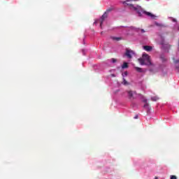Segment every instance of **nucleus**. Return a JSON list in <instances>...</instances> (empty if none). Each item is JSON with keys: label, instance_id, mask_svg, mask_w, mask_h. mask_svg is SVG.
Masks as SVG:
<instances>
[{"label": "nucleus", "instance_id": "13", "mask_svg": "<svg viewBox=\"0 0 179 179\" xmlns=\"http://www.w3.org/2000/svg\"><path fill=\"white\" fill-rule=\"evenodd\" d=\"M151 100H152V101H157V100H159V97H157V96H152L151 98Z\"/></svg>", "mask_w": 179, "mask_h": 179}, {"label": "nucleus", "instance_id": "23", "mask_svg": "<svg viewBox=\"0 0 179 179\" xmlns=\"http://www.w3.org/2000/svg\"><path fill=\"white\" fill-rule=\"evenodd\" d=\"M169 48H171L172 46H171V45H169Z\"/></svg>", "mask_w": 179, "mask_h": 179}, {"label": "nucleus", "instance_id": "12", "mask_svg": "<svg viewBox=\"0 0 179 179\" xmlns=\"http://www.w3.org/2000/svg\"><path fill=\"white\" fill-rule=\"evenodd\" d=\"M122 68V69H125L126 68H128V63L127 62L123 63Z\"/></svg>", "mask_w": 179, "mask_h": 179}, {"label": "nucleus", "instance_id": "21", "mask_svg": "<svg viewBox=\"0 0 179 179\" xmlns=\"http://www.w3.org/2000/svg\"><path fill=\"white\" fill-rule=\"evenodd\" d=\"M155 179H159V178L157 176H155Z\"/></svg>", "mask_w": 179, "mask_h": 179}, {"label": "nucleus", "instance_id": "5", "mask_svg": "<svg viewBox=\"0 0 179 179\" xmlns=\"http://www.w3.org/2000/svg\"><path fill=\"white\" fill-rule=\"evenodd\" d=\"M125 55H126V57H127V58L131 59V58H132L133 55H135V52L131 50L127 49L126 52H125Z\"/></svg>", "mask_w": 179, "mask_h": 179}, {"label": "nucleus", "instance_id": "11", "mask_svg": "<svg viewBox=\"0 0 179 179\" xmlns=\"http://www.w3.org/2000/svg\"><path fill=\"white\" fill-rule=\"evenodd\" d=\"M112 40H115L116 41H120V40H122L121 37H112Z\"/></svg>", "mask_w": 179, "mask_h": 179}, {"label": "nucleus", "instance_id": "7", "mask_svg": "<svg viewBox=\"0 0 179 179\" xmlns=\"http://www.w3.org/2000/svg\"><path fill=\"white\" fill-rule=\"evenodd\" d=\"M143 50L150 52V51H152V50H153V48H152V46H149V45H144Z\"/></svg>", "mask_w": 179, "mask_h": 179}, {"label": "nucleus", "instance_id": "2", "mask_svg": "<svg viewBox=\"0 0 179 179\" xmlns=\"http://www.w3.org/2000/svg\"><path fill=\"white\" fill-rule=\"evenodd\" d=\"M134 1L135 0H127L126 1L123 2V5H124V6H129V8H133V9L137 11V13H138V16H142V13H141V12L138 10V8H141V6L138 5L135 6V4L132 3L134 2Z\"/></svg>", "mask_w": 179, "mask_h": 179}, {"label": "nucleus", "instance_id": "9", "mask_svg": "<svg viewBox=\"0 0 179 179\" xmlns=\"http://www.w3.org/2000/svg\"><path fill=\"white\" fill-rule=\"evenodd\" d=\"M134 69H136V71L137 72H139L140 73H142V72H143V71L142 70L141 68L134 66Z\"/></svg>", "mask_w": 179, "mask_h": 179}, {"label": "nucleus", "instance_id": "24", "mask_svg": "<svg viewBox=\"0 0 179 179\" xmlns=\"http://www.w3.org/2000/svg\"><path fill=\"white\" fill-rule=\"evenodd\" d=\"M178 30H179V27H178Z\"/></svg>", "mask_w": 179, "mask_h": 179}, {"label": "nucleus", "instance_id": "16", "mask_svg": "<svg viewBox=\"0 0 179 179\" xmlns=\"http://www.w3.org/2000/svg\"><path fill=\"white\" fill-rule=\"evenodd\" d=\"M171 179H177V176L172 175L171 176Z\"/></svg>", "mask_w": 179, "mask_h": 179}, {"label": "nucleus", "instance_id": "1", "mask_svg": "<svg viewBox=\"0 0 179 179\" xmlns=\"http://www.w3.org/2000/svg\"><path fill=\"white\" fill-rule=\"evenodd\" d=\"M138 61L141 65H147L148 66L153 65L150 61V56L146 53L143 54L142 58L138 59Z\"/></svg>", "mask_w": 179, "mask_h": 179}, {"label": "nucleus", "instance_id": "3", "mask_svg": "<svg viewBox=\"0 0 179 179\" xmlns=\"http://www.w3.org/2000/svg\"><path fill=\"white\" fill-rule=\"evenodd\" d=\"M112 10H114V7H110V8H108L105 11V13L103 14V15L101 17V19H100V27H101V29L103 26V23L104 20H106V19H107V17H108V13L112 12Z\"/></svg>", "mask_w": 179, "mask_h": 179}, {"label": "nucleus", "instance_id": "17", "mask_svg": "<svg viewBox=\"0 0 179 179\" xmlns=\"http://www.w3.org/2000/svg\"><path fill=\"white\" fill-rule=\"evenodd\" d=\"M111 61H112V62H113V64L115 63V62H117V59H114V58L111 59Z\"/></svg>", "mask_w": 179, "mask_h": 179}, {"label": "nucleus", "instance_id": "10", "mask_svg": "<svg viewBox=\"0 0 179 179\" xmlns=\"http://www.w3.org/2000/svg\"><path fill=\"white\" fill-rule=\"evenodd\" d=\"M155 25H157L158 27H166V25L160 24L159 22H155Z\"/></svg>", "mask_w": 179, "mask_h": 179}, {"label": "nucleus", "instance_id": "22", "mask_svg": "<svg viewBox=\"0 0 179 179\" xmlns=\"http://www.w3.org/2000/svg\"><path fill=\"white\" fill-rule=\"evenodd\" d=\"M134 118H136V119L138 118V115H136Z\"/></svg>", "mask_w": 179, "mask_h": 179}, {"label": "nucleus", "instance_id": "6", "mask_svg": "<svg viewBox=\"0 0 179 179\" xmlns=\"http://www.w3.org/2000/svg\"><path fill=\"white\" fill-rule=\"evenodd\" d=\"M143 13H144L145 15H147V16H150V17H152V19H155V17H156V16H155V15L152 14V13H149L148 11H143Z\"/></svg>", "mask_w": 179, "mask_h": 179}, {"label": "nucleus", "instance_id": "19", "mask_svg": "<svg viewBox=\"0 0 179 179\" xmlns=\"http://www.w3.org/2000/svg\"><path fill=\"white\" fill-rule=\"evenodd\" d=\"M112 78H115V74H111Z\"/></svg>", "mask_w": 179, "mask_h": 179}, {"label": "nucleus", "instance_id": "20", "mask_svg": "<svg viewBox=\"0 0 179 179\" xmlns=\"http://www.w3.org/2000/svg\"><path fill=\"white\" fill-rule=\"evenodd\" d=\"M141 33H145V30L144 29H141Z\"/></svg>", "mask_w": 179, "mask_h": 179}, {"label": "nucleus", "instance_id": "14", "mask_svg": "<svg viewBox=\"0 0 179 179\" xmlns=\"http://www.w3.org/2000/svg\"><path fill=\"white\" fill-rule=\"evenodd\" d=\"M143 108H147L148 110H149L150 106H149V104H148V102H146V103L144 104Z\"/></svg>", "mask_w": 179, "mask_h": 179}, {"label": "nucleus", "instance_id": "4", "mask_svg": "<svg viewBox=\"0 0 179 179\" xmlns=\"http://www.w3.org/2000/svg\"><path fill=\"white\" fill-rule=\"evenodd\" d=\"M127 94L130 100H134V99H136V96H138V94H136V92L132 91V90L127 91Z\"/></svg>", "mask_w": 179, "mask_h": 179}, {"label": "nucleus", "instance_id": "18", "mask_svg": "<svg viewBox=\"0 0 179 179\" xmlns=\"http://www.w3.org/2000/svg\"><path fill=\"white\" fill-rule=\"evenodd\" d=\"M128 76V72L125 71L123 74L122 76Z\"/></svg>", "mask_w": 179, "mask_h": 179}, {"label": "nucleus", "instance_id": "15", "mask_svg": "<svg viewBox=\"0 0 179 179\" xmlns=\"http://www.w3.org/2000/svg\"><path fill=\"white\" fill-rule=\"evenodd\" d=\"M122 83L125 86H127V85H129V83L127 82V80H125L124 78H123V83Z\"/></svg>", "mask_w": 179, "mask_h": 179}, {"label": "nucleus", "instance_id": "8", "mask_svg": "<svg viewBox=\"0 0 179 179\" xmlns=\"http://www.w3.org/2000/svg\"><path fill=\"white\" fill-rule=\"evenodd\" d=\"M138 96H140L141 99L142 100L143 103H148V99L145 98V96L142 94H138Z\"/></svg>", "mask_w": 179, "mask_h": 179}]
</instances>
